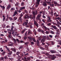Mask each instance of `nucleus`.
<instances>
[{
  "mask_svg": "<svg viewBox=\"0 0 61 61\" xmlns=\"http://www.w3.org/2000/svg\"><path fill=\"white\" fill-rule=\"evenodd\" d=\"M49 37H50L51 38H52V37H53V36H52V35H49Z\"/></svg>",
  "mask_w": 61,
  "mask_h": 61,
  "instance_id": "nucleus-57",
  "label": "nucleus"
},
{
  "mask_svg": "<svg viewBox=\"0 0 61 61\" xmlns=\"http://www.w3.org/2000/svg\"><path fill=\"white\" fill-rule=\"evenodd\" d=\"M14 28V27L12 25L11 26V30H12V31L13 32H14V30H13V28Z\"/></svg>",
  "mask_w": 61,
  "mask_h": 61,
  "instance_id": "nucleus-32",
  "label": "nucleus"
},
{
  "mask_svg": "<svg viewBox=\"0 0 61 61\" xmlns=\"http://www.w3.org/2000/svg\"><path fill=\"white\" fill-rule=\"evenodd\" d=\"M28 39H29L30 40H32V39H33V38H32V37H31L30 36H29L28 37Z\"/></svg>",
  "mask_w": 61,
  "mask_h": 61,
  "instance_id": "nucleus-20",
  "label": "nucleus"
},
{
  "mask_svg": "<svg viewBox=\"0 0 61 61\" xmlns=\"http://www.w3.org/2000/svg\"><path fill=\"white\" fill-rule=\"evenodd\" d=\"M24 12L25 13H26V14H27V13H28V11H27L26 10H24Z\"/></svg>",
  "mask_w": 61,
  "mask_h": 61,
  "instance_id": "nucleus-48",
  "label": "nucleus"
},
{
  "mask_svg": "<svg viewBox=\"0 0 61 61\" xmlns=\"http://www.w3.org/2000/svg\"><path fill=\"white\" fill-rule=\"evenodd\" d=\"M8 38H11V35H9L8 36Z\"/></svg>",
  "mask_w": 61,
  "mask_h": 61,
  "instance_id": "nucleus-35",
  "label": "nucleus"
},
{
  "mask_svg": "<svg viewBox=\"0 0 61 61\" xmlns=\"http://www.w3.org/2000/svg\"><path fill=\"white\" fill-rule=\"evenodd\" d=\"M57 23L58 25H61V23L60 22H59V21H58L57 22Z\"/></svg>",
  "mask_w": 61,
  "mask_h": 61,
  "instance_id": "nucleus-44",
  "label": "nucleus"
},
{
  "mask_svg": "<svg viewBox=\"0 0 61 61\" xmlns=\"http://www.w3.org/2000/svg\"><path fill=\"white\" fill-rule=\"evenodd\" d=\"M55 19H56H56H58V20H59L60 19V18L59 17L56 18H55Z\"/></svg>",
  "mask_w": 61,
  "mask_h": 61,
  "instance_id": "nucleus-56",
  "label": "nucleus"
},
{
  "mask_svg": "<svg viewBox=\"0 0 61 61\" xmlns=\"http://www.w3.org/2000/svg\"><path fill=\"white\" fill-rule=\"evenodd\" d=\"M20 55H21V57L23 56H24V54H23L22 53H21H21H20Z\"/></svg>",
  "mask_w": 61,
  "mask_h": 61,
  "instance_id": "nucleus-55",
  "label": "nucleus"
},
{
  "mask_svg": "<svg viewBox=\"0 0 61 61\" xmlns=\"http://www.w3.org/2000/svg\"><path fill=\"white\" fill-rule=\"evenodd\" d=\"M32 40H33L34 42H36V40L34 38H33Z\"/></svg>",
  "mask_w": 61,
  "mask_h": 61,
  "instance_id": "nucleus-45",
  "label": "nucleus"
},
{
  "mask_svg": "<svg viewBox=\"0 0 61 61\" xmlns=\"http://www.w3.org/2000/svg\"><path fill=\"white\" fill-rule=\"evenodd\" d=\"M20 17H21L23 16V14L22 13H21L20 15Z\"/></svg>",
  "mask_w": 61,
  "mask_h": 61,
  "instance_id": "nucleus-39",
  "label": "nucleus"
},
{
  "mask_svg": "<svg viewBox=\"0 0 61 61\" xmlns=\"http://www.w3.org/2000/svg\"><path fill=\"white\" fill-rule=\"evenodd\" d=\"M17 14V11H15L12 15V16L13 17L15 15H16Z\"/></svg>",
  "mask_w": 61,
  "mask_h": 61,
  "instance_id": "nucleus-10",
  "label": "nucleus"
},
{
  "mask_svg": "<svg viewBox=\"0 0 61 61\" xmlns=\"http://www.w3.org/2000/svg\"><path fill=\"white\" fill-rule=\"evenodd\" d=\"M51 44H50L48 42H46V44L48 45V46H51V45H54L55 44V43H54V42L53 41H51Z\"/></svg>",
  "mask_w": 61,
  "mask_h": 61,
  "instance_id": "nucleus-3",
  "label": "nucleus"
},
{
  "mask_svg": "<svg viewBox=\"0 0 61 61\" xmlns=\"http://www.w3.org/2000/svg\"><path fill=\"white\" fill-rule=\"evenodd\" d=\"M35 11H33V17L34 18H36V17H35V15H37V11L36 10L35 11Z\"/></svg>",
  "mask_w": 61,
  "mask_h": 61,
  "instance_id": "nucleus-5",
  "label": "nucleus"
},
{
  "mask_svg": "<svg viewBox=\"0 0 61 61\" xmlns=\"http://www.w3.org/2000/svg\"><path fill=\"white\" fill-rule=\"evenodd\" d=\"M54 5L53 4H50V5L51 6V7H53V6Z\"/></svg>",
  "mask_w": 61,
  "mask_h": 61,
  "instance_id": "nucleus-37",
  "label": "nucleus"
},
{
  "mask_svg": "<svg viewBox=\"0 0 61 61\" xmlns=\"http://www.w3.org/2000/svg\"><path fill=\"white\" fill-rule=\"evenodd\" d=\"M51 34H54V32L53 31H51Z\"/></svg>",
  "mask_w": 61,
  "mask_h": 61,
  "instance_id": "nucleus-62",
  "label": "nucleus"
},
{
  "mask_svg": "<svg viewBox=\"0 0 61 61\" xmlns=\"http://www.w3.org/2000/svg\"><path fill=\"white\" fill-rule=\"evenodd\" d=\"M9 19H10V21H11V20H13L12 18L10 17H9Z\"/></svg>",
  "mask_w": 61,
  "mask_h": 61,
  "instance_id": "nucleus-38",
  "label": "nucleus"
},
{
  "mask_svg": "<svg viewBox=\"0 0 61 61\" xmlns=\"http://www.w3.org/2000/svg\"><path fill=\"white\" fill-rule=\"evenodd\" d=\"M51 27H52V28H53L54 29H55V30H56V29H57V28H56V26H54L53 25H51Z\"/></svg>",
  "mask_w": 61,
  "mask_h": 61,
  "instance_id": "nucleus-14",
  "label": "nucleus"
},
{
  "mask_svg": "<svg viewBox=\"0 0 61 61\" xmlns=\"http://www.w3.org/2000/svg\"><path fill=\"white\" fill-rule=\"evenodd\" d=\"M0 6L2 8V10H4L5 9V7L4 6H2L1 5H0Z\"/></svg>",
  "mask_w": 61,
  "mask_h": 61,
  "instance_id": "nucleus-12",
  "label": "nucleus"
},
{
  "mask_svg": "<svg viewBox=\"0 0 61 61\" xmlns=\"http://www.w3.org/2000/svg\"><path fill=\"white\" fill-rule=\"evenodd\" d=\"M44 27L45 30H49V29L46 27V26H44Z\"/></svg>",
  "mask_w": 61,
  "mask_h": 61,
  "instance_id": "nucleus-27",
  "label": "nucleus"
},
{
  "mask_svg": "<svg viewBox=\"0 0 61 61\" xmlns=\"http://www.w3.org/2000/svg\"><path fill=\"white\" fill-rule=\"evenodd\" d=\"M56 56H59V57H60L61 56V55L60 54H56Z\"/></svg>",
  "mask_w": 61,
  "mask_h": 61,
  "instance_id": "nucleus-43",
  "label": "nucleus"
},
{
  "mask_svg": "<svg viewBox=\"0 0 61 61\" xmlns=\"http://www.w3.org/2000/svg\"><path fill=\"white\" fill-rule=\"evenodd\" d=\"M29 56V53H26V54L24 55V56H26V57H27Z\"/></svg>",
  "mask_w": 61,
  "mask_h": 61,
  "instance_id": "nucleus-16",
  "label": "nucleus"
},
{
  "mask_svg": "<svg viewBox=\"0 0 61 61\" xmlns=\"http://www.w3.org/2000/svg\"><path fill=\"white\" fill-rule=\"evenodd\" d=\"M15 9L14 8H12L11 9V10H15Z\"/></svg>",
  "mask_w": 61,
  "mask_h": 61,
  "instance_id": "nucleus-63",
  "label": "nucleus"
},
{
  "mask_svg": "<svg viewBox=\"0 0 61 61\" xmlns=\"http://www.w3.org/2000/svg\"><path fill=\"white\" fill-rule=\"evenodd\" d=\"M5 43V41H1V43L2 44H4V43Z\"/></svg>",
  "mask_w": 61,
  "mask_h": 61,
  "instance_id": "nucleus-58",
  "label": "nucleus"
},
{
  "mask_svg": "<svg viewBox=\"0 0 61 61\" xmlns=\"http://www.w3.org/2000/svg\"><path fill=\"white\" fill-rule=\"evenodd\" d=\"M24 18L25 19H29V18H31L33 19H34V17H32L31 16H29L28 14L26 15H25L24 16Z\"/></svg>",
  "mask_w": 61,
  "mask_h": 61,
  "instance_id": "nucleus-1",
  "label": "nucleus"
},
{
  "mask_svg": "<svg viewBox=\"0 0 61 61\" xmlns=\"http://www.w3.org/2000/svg\"><path fill=\"white\" fill-rule=\"evenodd\" d=\"M42 15L41 14H40L38 15L36 19V21H38V20L40 19V17Z\"/></svg>",
  "mask_w": 61,
  "mask_h": 61,
  "instance_id": "nucleus-2",
  "label": "nucleus"
},
{
  "mask_svg": "<svg viewBox=\"0 0 61 61\" xmlns=\"http://www.w3.org/2000/svg\"><path fill=\"white\" fill-rule=\"evenodd\" d=\"M19 19L20 21H22V17H19Z\"/></svg>",
  "mask_w": 61,
  "mask_h": 61,
  "instance_id": "nucleus-33",
  "label": "nucleus"
},
{
  "mask_svg": "<svg viewBox=\"0 0 61 61\" xmlns=\"http://www.w3.org/2000/svg\"><path fill=\"white\" fill-rule=\"evenodd\" d=\"M28 34H32V32L31 31V30H29L28 31Z\"/></svg>",
  "mask_w": 61,
  "mask_h": 61,
  "instance_id": "nucleus-24",
  "label": "nucleus"
},
{
  "mask_svg": "<svg viewBox=\"0 0 61 61\" xmlns=\"http://www.w3.org/2000/svg\"><path fill=\"white\" fill-rule=\"evenodd\" d=\"M20 53H21V52H19V51H18L16 53V55H17L18 56V57H19V56H20L19 55V54Z\"/></svg>",
  "mask_w": 61,
  "mask_h": 61,
  "instance_id": "nucleus-13",
  "label": "nucleus"
},
{
  "mask_svg": "<svg viewBox=\"0 0 61 61\" xmlns=\"http://www.w3.org/2000/svg\"><path fill=\"white\" fill-rule=\"evenodd\" d=\"M20 42L21 43H25V42L24 41L22 40L20 41Z\"/></svg>",
  "mask_w": 61,
  "mask_h": 61,
  "instance_id": "nucleus-49",
  "label": "nucleus"
},
{
  "mask_svg": "<svg viewBox=\"0 0 61 61\" xmlns=\"http://www.w3.org/2000/svg\"><path fill=\"white\" fill-rule=\"evenodd\" d=\"M42 5L43 6H46L47 5L46 4V3L43 2V3L42 4Z\"/></svg>",
  "mask_w": 61,
  "mask_h": 61,
  "instance_id": "nucleus-25",
  "label": "nucleus"
},
{
  "mask_svg": "<svg viewBox=\"0 0 61 61\" xmlns=\"http://www.w3.org/2000/svg\"><path fill=\"white\" fill-rule=\"evenodd\" d=\"M43 37L42 38L43 39H47V37L46 36H42Z\"/></svg>",
  "mask_w": 61,
  "mask_h": 61,
  "instance_id": "nucleus-19",
  "label": "nucleus"
},
{
  "mask_svg": "<svg viewBox=\"0 0 61 61\" xmlns=\"http://www.w3.org/2000/svg\"><path fill=\"white\" fill-rule=\"evenodd\" d=\"M40 1H41V0H37L36 3L37 4H39V2H40Z\"/></svg>",
  "mask_w": 61,
  "mask_h": 61,
  "instance_id": "nucleus-23",
  "label": "nucleus"
},
{
  "mask_svg": "<svg viewBox=\"0 0 61 61\" xmlns=\"http://www.w3.org/2000/svg\"><path fill=\"white\" fill-rule=\"evenodd\" d=\"M16 41H17V42H20V41L19 40V39H16Z\"/></svg>",
  "mask_w": 61,
  "mask_h": 61,
  "instance_id": "nucleus-59",
  "label": "nucleus"
},
{
  "mask_svg": "<svg viewBox=\"0 0 61 61\" xmlns=\"http://www.w3.org/2000/svg\"><path fill=\"white\" fill-rule=\"evenodd\" d=\"M25 24V25L26 26L27 25V24H28V22H24Z\"/></svg>",
  "mask_w": 61,
  "mask_h": 61,
  "instance_id": "nucleus-34",
  "label": "nucleus"
},
{
  "mask_svg": "<svg viewBox=\"0 0 61 61\" xmlns=\"http://www.w3.org/2000/svg\"><path fill=\"white\" fill-rule=\"evenodd\" d=\"M9 46H14V45L12 44H9Z\"/></svg>",
  "mask_w": 61,
  "mask_h": 61,
  "instance_id": "nucleus-47",
  "label": "nucleus"
},
{
  "mask_svg": "<svg viewBox=\"0 0 61 61\" xmlns=\"http://www.w3.org/2000/svg\"><path fill=\"white\" fill-rule=\"evenodd\" d=\"M9 59L10 60H11L12 61V60H14V59L13 58H9Z\"/></svg>",
  "mask_w": 61,
  "mask_h": 61,
  "instance_id": "nucleus-52",
  "label": "nucleus"
},
{
  "mask_svg": "<svg viewBox=\"0 0 61 61\" xmlns=\"http://www.w3.org/2000/svg\"><path fill=\"white\" fill-rule=\"evenodd\" d=\"M11 8V5L10 4L8 5L7 7V9L9 11V10Z\"/></svg>",
  "mask_w": 61,
  "mask_h": 61,
  "instance_id": "nucleus-9",
  "label": "nucleus"
},
{
  "mask_svg": "<svg viewBox=\"0 0 61 61\" xmlns=\"http://www.w3.org/2000/svg\"><path fill=\"white\" fill-rule=\"evenodd\" d=\"M28 44H29V42H25V43L24 44L25 45H28Z\"/></svg>",
  "mask_w": 61,
  "mask_h": 61,
  "instance_id": "nucleus-36",
  "label": "nucleus"
},
{
  "mask_svg": "<svg viewBox=\"0 0 61 61\" xmlns=\"http://www.w3.org/2000/svg\"><path fill=\"white\" fill-rule=\"evenodd\" d=\"M34 25H36L37 27L38 26V24L37 22H36V20H34Z\"/></svg>",
  "mask_w": 61,
  "mask_h": 61,
  "instance_id": "nucleus-8",
  "label": "nucleus"
},
{
  "mask_svg": "<svg viewBox=\"0 0 61 61\" xmlns=\"http://www.w3.org/2000/svg\"><path fill=\"white\" fill-rule=\"evenodd\" d=\"M42 17L43 18H44V19H45V18H46V16H45V15H43Z\"/></svg>",
  "mask_w": 61,
  "mask_h": 61,
  "instance_id": "nucleus-54",
  "label": "nucleus"
},
{
  "mask_svg": "<svg viewBox=\"0 0 61 61\" xmlns=\"http://www.w3.org/2000/svg\"><path fill=\"white\" fill-rule=\"evenodd\" d=\"M6 49L8 51V52H10V51H10V49H9L8 48H6Z\"/></svg>",
  "mask_w": 61,
  "mask_h": 61,
  "instance_id": "nucleus-50",
  "label": "nucleus"
},
{
  "mask_svg": "<svg viewBox=\"0 0 61 61\" xmlns=\"http://www.w3.org/2000/svg\"><path fill=\"white\" fill-rule=\"evenodd\" d=\"M38 39L39 40V41H40V40H41V37H39L38 38Z\"/></svg>",
  "mask_w": 61,
  "mask_h": 61,
  "instance_id": "nucleus-64",
  "label": "nucleus"
},
{
  "mask_svg": "<svg viewBox=\"0 0 61 61\" xmlns=\"http://www.w3.org/2000/svg\"><path fill=\"white\" fill-rule=\"evenodd\" d=\"M10 50H11V51H13L14 53H15L16 52V49L15 48H11L10 49Z\"/></svg>",
  "mask_w": 61,
  "mask_h": 61,
  "instance_id": "nucleus-7",
  "label": "nucleus"
},
{
  "mask_svg": "<svg viewBox=\"0 0 61 61\" xmlns=\"http://www.w3.org/2000/svg\"><path fill=\"white\" fill-rule=\"evenodd\" d=\"M30 44H31V45H34V42L33 41H32L30 43Z\"/></svg>",
  "mask_w": 61,
  "mask_h": 61,
  "instance_id": "nucleus-60",
  "label": "nucleus"
},
{
  "mask_svg": "<svg viewBox=\"0 0 61 61\" xmlns=\"http://www.w3.org/2000/svg\"><path fill=\"white\" fill-rule=\"evenodd\" d=\"M45 41H46V39H42L41 40V43H44V42H45Z\"/></svg>",
  "mask_w": 61,
  "mask_h": 61,
  "instance_id": "nucleus-17",
  "label": "nucleus"
},
{
  "mask_svg": "<svg viewBox=\"0 0 61 61\" xmlns=\"http://www.w3.org/2000/svg\"><path fill=\"white\" fill-rule=\"evenodd\" d=\"M50 52H51V53H56V51H52L51 50V51H50Z\"/></svg>",
  "mask_w": 61,
  "mask_h": 61,
  "instance_id": "nucleus-26",
  "label": "nucleus"
},
{
  "mask_svg": "<svg viewBox=\"0 0 61 61\" xmlns=\"http://www.w3.org/2000/svg\"><path fill=\"white\" fill-rule=\"evenodd\" d=\"M49 57H51V59H52V60H54V59L56 57V56L55 55H51L49 56Z\"/></svg>",
  "mask_w": 61,
  "mask_h": 61,
  "instance_id": "nucleus-4",
  "label": "nucleus"
},
{
  "mask_svg": "<svg viewBox=\"0 0 61 61\" xmlns=\"http://www.w3.org/2000/svg\"><path fill=\"white\" fill-rule=\"evenodd\" d=\"M41 26H43V27H44V26H45V24H44V23H43L41 25Z\"/></svg>",
  "mask_w": 61,
  "mask_h": 61,
  "instance_id": "nucleus-46",
  "label": "nucleus"
},
{
  "mask_svg": "<svg viewBox=\"0 0 61 61\" xmlns=\"http://www.w3.org/2000/svg\"><path fill=\"white\" fill-rule=\"evenodd\" d=\"M6 53V52L5 51H3L2 53V55L3 56H5V54Z\"/></svg>",
  "mask_w": 61,
  "mask_h": 61,
  "instance_id": "nucleus-21",
  "label": "nucleus"
},
{
  "mask_svg": "<svg viewBox=\"0 0 61 61\" xmlns=\"http://www.w3.org/2000/svg\"><path fill=\"white\" fill-rule=\"evenodd\" d=\"M13 19L14 20H16V19H17V17H16V16H15L14 18Z\"/></svg>",
  "mask_w": 61,
  "mask_h": 61,
  "instance_id": "nucleus-31",
  "label": "nucleus"
},
{
  "mask_svg": "<svg viewBox=\"0 0 61 61\" xmlns=\"http://www.w3.org/2000/svg\"><path fill=\"white\" fill-rule=\"evenodd\" d=\"M48 26H49L50 25H51V23H49L47 24Z\"/></svg>",
  "mask_w": 61,
  "mask_h": 61,
  "instance_id": "nucleus-40",
  "label": "nucleus"
},
{
  "mask_svg": "<svg viewBox=\"0 0 61 61\" xmlns=\"http://www.w3.org/2000/svg\"><path fill=\"white\" fill-rule=\"evenodd\" d=\"M4 58H5V59H6L7 60H8V58H7V57L6 56H5Z\"/></svg>",
  "mask_w": 61,
  "mask_h": 61,
  "instance_id": "nucleus-51",
  "label": "nucleus"
},
{
  "mask_svg": "<svg viewBox=\"0 0 61 61\" xmlns=\"http://www.w3.org/2000/svg\"><path fill=\"white\" fill-rule=\"evenodd\" d=\"M54 3L55 5H57V2L54 1Z\"/></svg>",
  "mask_w": 61,
  "mask_h": 61,
  "instance_id": "nucleus-53",
  "label": "nucleus"
},
{
  "mask_svg": "<svg viewBox=\"0 0 61 61\" xmlns=\"http://www.w3.org/2000/svg\"><path fill=\"white\" fill-rule=\"evenodd\" d=\"M45 48H46L47 49H48V45H46L45 46Z\"/></svg>",
  "mask_w": 61,
  "mask_h": 61,
  "instance_id": "nucleus-29",
  "label": "nucleus"
},
{
  "mask_svg": "<svg viewBox=\"0 0 61 61\" xmlns=\"http://www.w3.org/2000/svg\"><path fill=\"white\" fill-rule=\"evenodd\" d=\"M18 5H19V3H18L17 4H15V6H17Z\"/></svg>",
  "mask_w": 61,
  "mask_h": 61,
  "instance_id": "nucleus-42",
  "label": "nucleus"
},
{
  "mask_svg": "<svg viewBox=\"0 0 61 61\" xmlns=\"http://www.w3.org/2000/svg\"><path fill=\"white\" fill-rule=\"evenodd\" d=\"M4 59V57H1L0 58V60H3Z\"/></svg>",
  "mask_w": 61,
  "mask_h": 61,
  "instance_id": "nucleus-30",
  "label": "nucleus"
},
{
  "mask_svg": "<svg viewBox=\"0 0 61 61\" xmlns=\"http://www.w3.org/2000/svg\"><path fill=\"white\" fill-rule=\"evenodd\" d=\"M7 31H8V32H13V30H11V29L10 30V29H7Z\"/></svg>",
  "mask_w": 61,
  "mask_h": 61,
  "instance_id": "nucleus-18",
  "label": "nucleus"
},
{
  "mask_svg": "<svg viewBox=\"0 0 61 61\" xmlns=\"http://www.w3.org/2000/svg\"><path fill=\"white\" fill-rule=\"evenodd\" d=\"M8 53H7L8 55H11L12 54V53H13V51H10Z\"/></svg>",
  "mask_w": 61,
  "mask_h": 61,
  "instance_id": "nucleus-15",
  "label": "nucleus"
},
{
  "mask_svg": "<svg viewBox=\"0 0 61 61\" xmlns=\"http://www.w3.org/2000/svg\"><path fill=\"white\" fill-rule=\"evenodd\" d=\"M21 5L23 6H24V2H23L21 3Z\"/></svg>",
  "mask_w": 61,
  "mask_h": 61,
  "instance_id": "nucleus-41",
  "label": "nucleus"
},
{
  "mask_svg": "<svg viewBox=\"0 0 61 61\" xmlns=\"http://www.w3.org/2000/svg\"><path fill=\"white\" fill-rule=\"evenodd\" d=\"M23 47H23V46H20L19 47V49L20 50V49H21L23 48Z\"/></svg>",
  "mask_w": 61,
  "mask_h": 61,
  "instance_id": "nucleus-22",
  "label": "nucleus"
},
{
  "mask_svg": "<svg viewBox=\"0 0 61 61\" xmlns=\"http://www.w3.org/2000/svg\"><path fill=\"white\" fill-rule=\"evenodd\" d=\"M25 8V6L22 7H20V8L19 9L21 11H22V10H24Z\"/></svg>",
  "mask_w": 61,
  "mask_h": 61,
  "instance_id": "nucleus-11",
  "label": "nucleus"
},
{
  "mask_svg": "<svg viewBox=\"0 0 61 61\" xmlns=\"http://www.w3.org/2000/svg\"><path fill=\"white\" fill-rule=\"evenodd\" d=\"M47 18L48 19L47 20V21L48 22H51L52 21V20H51V18H50V17L48 16L47 17Z\"/></svg>",
  "mask_w": 61,
  "mask_h": 61,
  "instance_id": "nucleus-6",
  "label": "nucleus"
},
{
  "mask_svg": "<svg viewBox=\"0 0 61 61\" xmlns=\"http://www.w3.org/2000/svg\"><path fill=\"white\" fill-rule=\"evenodd\" d=\"M29 26H30V28H33V26H32V25H29Z\"/></svg>",
  "mask_w": 61,
  "mask_h": 61,
  "instance_id": "nucleus-61",
  "label": "nucleus"
},
{
  "mask_svg": "<svg viewBox=\"0 0 61 61\" xmlns=\"http://www.w3.org/2000/svg\"><path fill=\"white\" fill-rule=\"evenodd\" d=\"M46 21V20L45 19H43L42 20V21L43 22V23H45V21Z\"/></svg>",
  "mask_w": 61,
  "mask_h": 61,
  "instance_id": "nucleus-28",
  "label": "nucleus"
}]
</instances>
